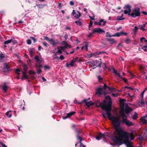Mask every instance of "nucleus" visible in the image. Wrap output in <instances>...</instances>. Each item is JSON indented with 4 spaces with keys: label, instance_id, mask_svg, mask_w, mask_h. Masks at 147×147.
I'll use <instances>...</instances> for the list:
<instances>
[{
    "label": "nucleus",
    "instance_id": "1",
    "mask_svg": "<svg viewBox=\"0 0 147 147\" xmlns=\"http://www.w3.org/2000/svg\"><path fill=\"white\" fill-rule=\"evenodd\" d=\"M113 139L115 143L119 144L120 145L123 144H125L127 147H134L133 143L129 140L128 133L122 130L115 134Z\"/></svg>",
    "mask_w": 147,
    "mask_h": 147
},
{
    "label": "nucleus",
    "instance_id": "2",
    "mask_svg": "<svg viewBox=\"0 0 147 147\" xmlns=\"http://www.w3.org/2000/svg\"><path fill=\"white\" fill-rule=\"evenodd\" d=\"M110 103L107 105V106L106 107H103V108H102V109L106 111V114L109 119L113 123L114 128L115 129L114 134L115 135V134H117L122 129V127L120 126L121 122L119 120V118H117L112 116L111 114V112L112 109V102H110Z\"/></svg>",
    "mask_w": 147,
    "mask_h": 147
},
{
    "label": "nucleus",
    "instance_id": "3",
    "mask_svg": "<svg viewBox=\"0 0 147 147\" xmlns=\"http://www.w3.org/2000/svg\"><path fill=\"white\" fill-rule=\"evenodd\" d=\"M105 100H104L102 102H100L99 100H97L96 102V106L98 107H100L102 109L103 107H106L107 104L110 103V102H112V100L110 96H105Z\"/></svg>",
    "mask_w": 147,
    "mask_h": 147
},
{
    "label": "nucleus",
    "instance_id": "4",
    "mask_svg": "<svg viewBox=\"0 0 147 147\" xmlns=\"http://www.w3.org/2000/svg\"><path fill=\"white\" fill-rule=\"evenodd\" d=\"M109 87L106 84H105L103 87V88H100L97 89L96 90V94H98L99 95H101L104 94V95L105 96L107 94V93L105 90V89Z\"/></svg>",
    "mask_w": 147,
    "mask_h": 147
},
{
    "label": "nucleus",
    "instance_id": "5",
    "mask_svg": "<svg viewBox=\"0 0 147 147\" xmlns=\"http://www.w3.org/2000/svg\"><path fill=\"white\" fill-rule=\"evenodd\" d=\"M128 15L133 18L139 16H140V8L138 7L134 8L132 12L131 13H128Z\"/></svg>",
    "mask_w": 147,
    "mask_h": 147
},
{
    "label": "nucleus",
    "instance_id": "6",
    "mask_svg": "<svg viewBox=\"0 0 147 147\" xmlns=\"http://www.w3.org/2000/svg\"><path fill=\"white\" fill-rule=\"evenodd\" d=\"M120 122L125 124L128 127L132 126L134 125V123H133L129 121L127 119H123Z\"/></svg>",
    "mask_w": 147,
    "mask_h": 147
},
{
    "label": "nucleus",
    "instance_id": "7",
    "mask_svg": "<svg viewBox=\"0 0 147 147\" xmlns=\"http://www.w3.org/2000/svg\"><path fill=\"white\" fill-rule=\"evenodd\" d=\"M105 31L100 28H95L93 30V33H97L100 34H102V32H104Z\"/></svg>",
    "mask_w": 147,
    "mask_h": 147
},
{
    "label": "nucleus",
    "instance_id": "8",
    "mask_svg": "<svg viewBox=\"0 0 147 147\" xmlns=\"http://www.w3.org/2000/svg\"><path fill=\"white\" fill-rule=\"evenodd\" d=\"M125 7L126 8L128 9V10H124V13L125 14H127V13L128 14V13H130L131 11V6L129 4H127L126 5H125Z\"/></svg>",
    "mask_w": 147,
    "mask_h": 147
},
{
    "label": "nucleus",
    "instance_id": "9",
    "mask_svg": "<svg viewBox=\"0 0 147 147\" xmlns=\"http://www.w3.org/2000/svg\"><path fill=\"white\" fill-rule=\"evenodd\" d=\"M102 22H103V24H102V26H105L106 24V21H104V20L102 19L100 20H99V22H95L94 24L95 25H98L99 26H100L101 25V23Z\"/></svg>",
    "mask_w": 147,
    "mask_h": 147
},
{
    "label": "nucleus",
    "instance_id": "10",
    "mask_svg": "<svg viewBox=\"0 0 147 147\" xmlns=\"http://www.w3.org/2000/svg\"><path fill=\"white\" fill-rule=\"evenodd\" d=\"M76 113L75 111H72L68 113H67V115L65 116H63V118L64 119H65L68 118L70 117L71 116L74 115Z\"/></svg>",
    "mask_w": 147,
    "mask_h": 147
},
{
    "label": "nucleus",
    "instance_id": "11",
    "mask_svg": "<svg viewBox=\"0 0 147 147\" xmlns=\"http://www.w3.org/2000/svg\"><path fill=\"white\" fill-rule=\"evenodd\" d=\"M133 109L132 108H130L129 107L126 105L125 107V112L126 114H127L131 112Z\"/></svg>",
    "mask_w": 147,
    "mask_h": 147
},
{
    "label": "nucleus",
    "instance_id": "12",
    "mask_svg": "<svg viewBox=\"0 0 147 147\" xmlns=\"http://www.w3.org/2000/svg\"><path fill=\"white\" fill-rule=\"evenodd\" d=\"M83 101L88 107H89L93 105H94V103L92 101L88 102L86 99H84Z\"/></svg>",
    "mask_w": 147,
    "mask_h": 147
},
{
    "label": "nucleus",
    "instance_id": "13",
    "mask_svg": "<svg viewBox=\"0 0 147 147\" xmlns=\"http://www.w3.org/2000/svg\"><path fill=\"white\" fill-rule=\"evenodd\" d=\"M127 33H124L123 32H118L114 34L112 36L119 37L121 36H122L123 35H127Z\"/></svg>",
    "mask_w": 147,
    "mask_h": 147
},
{
    "label": "nucleus",
    "instance_id": "14",
    "mask_svg": "<svg viewBox=\"0 0 147 147\" xmlns=\"http://www.w3.org/2000/svg\"><path fill=\"white\" fill-rule=\"evenodd\" d=\"M106 40L109 42V43L111 45L114 44L116 42V41L114 38H107L106 39Z\"/></svg>",
    "mask_w": 147,
    "mask_h": 147
},
{
    "label": "nucleus",
    "instance_id": "15",
    "mask_svg": "<svg viewBox=\"0 0 147 147\" xmlns=\"http://www.w3.org/2000/svg\"><path fill=\"white\" fill-rule=\"evenodd\" d=\"M28 51L30 53V56L31 57H33L34 53V51H35V49L34 48H30L29 49Z\"/></svg>",
    "mask_w": 147,
    "mask_h": 147
},
{
    "label": "nucleus",
    "instance_id": "16",
    "mask_svg": "<svg viewBox=\"0 0 147 147\" xmlns=\"http://www.w3.org/2000/svg\"><path fill=\"white\" fill-rule=\"evenodd\" d=\"M76 133V136L78 139H79V137H81V136H80V134L81 133L82 131L80 130H78L77 129H74Z\"/></svg>",
    "mask_w": 147,
    "mask_h": 147
},
{
    "label": "nucleus",
    "instance_id": "17",
    "mask_svg": "<svg viewBox=\"0 0 147 147\" xmlns=\"http://www.w3.org/2000/svg\"><path fill=\"white\" fill-rule=\"evenodd\" d=\"M146 117L145 116L142 117L140 120L143 124L146 125L147 124V120L145 119Z\"/></svg>",
    "mask_w": 147,
    "mask_h": 147
},
{
    "label": "nucleus",
    "instance_id": "18",
    "mask_svg": "<svg viewBox=\"0 0 147 147\" xmlns=\"http://www.w3.org/2000/svg\"><path fill=\"white\" fill-rule=\"evenodd\" d=\"M4 71L5 72H7L9 71V67L7 63H5L3 66Z\"/></svg>",
    "mask_w": 147,
    "mask_h": 147
},
{
    "label": "nucleus",
    "instance_id": "19",
    "mask_svg": "<svg viewBox=\"0 0 147 147\" xmlns=\"http://www.w3.org/2000/svg\"><path fill=\"white\" fill-rule=\"evenodd\" d=\"M11 42H13V44H14L15 43L14 40L12 38L9 40H7L5 41L4 44L5 45H8Z\"/></svg>",
    "mask_w": 147,
    "mask_h": 147
},
{
    "label": "nucleus",
    "instance_id": "20",
    "mask_svg": "<svg viewBox=\"0 0 147 147\" xmlns=\"http://www.w3.org/2000/svg\"><path fill=\"white\" fill-rule=\"evenodd\" d=\"M122 119H127V116L126 115L124 111H122L120 113Z\"/></svg>",
    "mask_w": 147,
    "mask_h": 147
},
{
    "label": "nucleus",
    "instance_id": "21",
    "mask_svg": "<svg viewBox=\"0 0 147 147\" xmlns=\"http://www.w3.org/2000/svg\"><path fill=\"white\" fill-rule=\"evenodd\" d=\"M23 75L22 76V80H24L28 79V76L26 75V72H22Z\"/></svg>",
    "mask_w": 147,
    "mask_h": 147
},
{
    "label": "nucleus",
    "instance_id": "22",
    "mask_svg": "<svg viewBox=\"0 0 147 147\" xmlns=\"http://www.w3.org/2000/svg\"><path fill=\"white\" fill-rule=\"evenodd\" d=\"M3 91L5 92H6L8 88V87L6 86L5 84H4L2 86Z\"/></svg>",
    "mask_w": 147,
    "mask_h": 147
},
{
    "label": "nucleus",
    "instance_id": "23",
    "mask_svg": "<svg viewBox=\"0 0 147 147\" xmlns=\"http://www.w3.org/2000/svg\"><path fill=\"white\" fill-rule=\"evenodd\" d=\"M112 69H113V72L116 75H117L120 78H121L122 77L121 76V75H120V73H117V71L113 67H112Z\"/></svg>",
    "mask_w": 147,
    "mask_h": 147
},
{
    "label": "nucleus",
    "instance_id": "24",
    "mask_svg": "<svg viewBox=\"0 0 147 147\" xmlns=\"http://www.w3.org/2000/svg\"><path fill=\"white\" fill-rule=\"evenodd\" d=\"M81 16V14L80 12L78 11H77V13L74 16V17L76 19H78Z\"/></svg>",
    "mask_w": 147,
    "mask_h": 147
},
{
    "label": "nucleus",
    "instance_id": "25",
    "mask_svg": "<svg viewBox=\"0 0 147 147\" xmlns=\"http://www.w3.org/2000/svg\"><path fill=\"white\" fill-rule=\"evenodd\" d=\"M5 57V54H3L2 53H0V61H2L3 60Z\"/></svg>",
    "mask_w": 147,
    "mask_h": 147
},
{
    "label": "nucleus",
    "instance_id": "26",
    "mask_svg": "<svg viewBox=\"0 0 147 147\" xmlns=\"http://www.w3.org/2000/svg\"><path fill=\"white\" fill-rule=\"evenodd\" d=\"M49 42H50L51 44H52L53 46L56 45L58 44L57 42H55L52 39H50Z\"/></svg>",
    "mask_w": 147,
    "mask_h": 147
},
{
    "label": "nucleus",
    "instance_id": "27",
    "mask_svg": "<svg viewBox=\"0 0 147 147\" xmlns=\"http://www.w3.org/2000/svg\"><path fill=\"white\" fill-rule=\"evenodd\" d=\"M38 8L39 9L43 8L45 5L44 4H39L36 5Z\"/></svg>",
    "mask_w": 147,
    "mask_h": 147
},
{
    "label": "nucleus",
    "instance_id": "28",
    "mask_svg": "<svg viewBox=\"0 0 147 147\" xmlns=\"http://www.w3.org/2000/svg\"><path fill=\"white\" fill-rule=\"evenodd\" d=\"M134 114L135 115L132 117V119L134 120H136L138 118V114L136 112H135Z\"/></svg>",
    "mask_w": 147,
    "mask_h": 147
},
{
    "label": "nucleus",
    "instance_id": "29",
    "mask_svg": "<svg viewBox=\"0 0 147 147\" xmlns=\"http://www.w3.org/2000/svg\"><path fill=\"white\" fill-rule=\"evenodd\" d=\"M108 89L111 92H116L117 90L115 88L112 87H108Z\"/></svg>",
    "mask_w": 147,
    "mask_h": 147
},
{
    "label": "nucleus",
    "instance_id": "30",
    "mask_svg": "<svg viewBox=\"0 0 147 147\" xmlns=\"http://www.w3.org/2000/svg\"><path fill=\"white\" fill-rule=\"evenodd\" d=\"M22 66L23 67L24 72H26L27 69H28V67L27 65L25 64H24L22 65Z\"/></svg>",
    "mask_w": 147,
    "mask_h": 147
},
{
    "label": "nucleus",
    "instance_id": "31",
    "mask_svg": "<svg viewBox=\"0 0 147 147\" xmlns=\"http://www.w3.org/2000/svg\"><path fill=\"white\" fill-rule=\"evenodd\" d=\"M11 111H7L5 114L8 117H11L12 116V115L11 113H9L11 112Z\"/></svg>",
    "mask_w": 147,
    "mask_h": 147
},
{
    "label": "nucleus",
    "instance_id": "32",
    "mask_svg": "<svg viewBox=\"0 0 147 147\" xmlns=\"http://www.w3.org/2000/svg\"><path fill=\"white\" fill-rule=\"evenodd\" d=\"M97 78L99 82H102L103 80V79L100 75H98L97 76Z\"/></svg>",
    "mask_w": 147,
    "mask_h": 147
},
{
    "label": "nucleus",
    "instance_id": "33",
    "mask_svg": "<svg viewBox=\"0 0 147 147\" xmlns=\"http://www.w3.org/2000/svg\"><path fill=\"white\" fill-rule=\"evenodd\" d=\"M82 139L81 137H79V139H78V140H79V143L80 144V147H82V145H83L82 142Z\"/></svg>",
    "mask_w": 147,
    "mask_h": 147
},
{
    "label": "nucleus",
    "instance_id": "34",
    "mask_svg": "<svg viewBox=\"0 0 147 147\" xmlns=\"http://www.w3.org/2000/svg\"><path fill=\"white\" fill-rule=\"evenodd\" d=\"M130 140H134L135 138V137L132 133H131L130 135Z\"/></svg>",
    "mask_w": 147,
    "mask_h": 147
},
{
    "label": "nucleus",
    "instance_id": "35",
    "mask_svg": "<svg viewBox=\"0 0 147 147\" xmlns=\"http://www.w3.org/2000/svg\"><path fill=\"white\" fill-rule=\"evenodd\" d=\"M125 19V18H123L122 17V16H118L117 17L116 19L117 20H124Z\"/></svg>",
    "mask_w": 147,
    "mask_h": 147
},
{
    "label": "nucleus",
    "instance_id": "36",
    "mask_svg": "<svg viewBox=\"0 0 147 147\" xmlns=\"http://www.w3.org/2000/svg\"><path fill=\"white\" fill-rule=\"evenodd\" d=\"M36 72L32 70H30L29 71V74L30 75L36 74Z\"/></svg>",
    "mask_w": 147,
    "mask_h": 147
},
{
    "label": "nucleus",
    "instance_id": "37",
    "mask_svg": "<svg viewBox=\"0 0 147 147\" xmlns=\"http://www.w3.org/2000/svg\"><path fill=\"white\" fill-rule=\"evenodd\" d=\"M143 40H144V41L145 42H147V40L145 38L142 37L140 38V41L141 42H142Z\"/></svg>",
    "mask_w": 147,
    "mask_h": 147
},
{
    "label": "nucleus",
    "instance_id": "38",
    "mask_svg": "<svg viewBox=\"0 0 147 147\" xmlns=\"http://www.w3.org/2000/svg\"><path fill=\"white\" fill-rule=\"evenodd\" d=\"M99 134L100 135L101 138H105V134H102L101 133H99Z\"/></svg>",
    "mask_w": 147,
    "mask_h": 147
},
{
    "label": "nucleus",
    "instance_id": "39",
    "mask_svg": "<svg viewBox=\"0 0 147 147\" xmlns=\"http://www.w3.org/2000/svg\"><path fill=\"white\" fill-rule=\"evenodd\" d=\"M75 23L77 24V25H78L79 26H81L82 24V23L81 22H79L78 21H76L75 22Z\"/></svg>",
    "mask_w": 147,
    "mask_h": 147
},
{
    "label": "nucleus",
    "instance_id": "40",
    "mask_svg": "<svg viewBox=\"0 0 147 147\" xmlns=\"http://www.w3.org/2000/svg\"><path fill=\"white\" fill-rule=\"evenodd\" d=\"M139 28L140 29L142 30H143V31L146 30H147V29H145L142 26V25L140 26H139Z\"/></svg>",
    "mask_w": 147,
    "mask_h": 147
},
{
    "label": "nucleus",
    "instance_id": "41",
    "mask_svg": "<svg viewBox=\"0 0 147 147\" xmlns=\"http://www.w3.org/2000/svg\"><path fill=\"white\" fill-rule=\"evenodd\" d=\"M138 29L139 28H138V27L135 26L134 27V29L133 30V31L135 33H136V32H137L138 30Z\"/></svg>",
    "mask_w": 147,
    "mask_h": 147
},
{
    "label": "nucleus",
    "instance_id": "42",
    "mask_svg": "<svg viewBox=\"0 0 147 147\" xmlns=\"http://www.w3.org/2000/svg\"><path fill=\"white\" fill-rule=\"evenodd\" d=\"M21 70L19 69H16L15 71V72L18 75H19L20 73L19 72H20Z\"/></svg>",
    "mask_w": 147,
    "mask_h": 147
},
{
    "label": "nucleus",
    "instance_id": "43",
    "mask_svg": "<svg viewBox=\"0 0 147 147\" xmlns=\"http://www.w3.org/2000/svg\"><path fill=\"white\" fill-rule=\"evenodd\" d=\"M75 61L73 59H72L71 61V63H70V65L71 66H73L74 65V64L75 63Z\"/></svg>",
    "mask_w": 147,
    "mask_h": 147
},
{
    "label": "nucleus",
    "instance_id": "44",
    "mask_svg": "<svg viewBox=\"0 0 147 147\" xmlns=\"http://www.w3.org/2000/svg\"><path fill=\"white\" fill-rule=\"evenodd\" d=\"M112 35H111L109 32H107L106 34V37H112Z\"/></svg>",
    "mask_w": 147,
    "mask_h": 147
},
{
    "label": "nucleus",
    "instance_id": "45",
    "mask_svg": "<svg viewBox=\"0 0 147 147\" xmlns=\"http://www.w3.org/2000/svg\"><path fill=\"white\" fill-rule=\"evenodd\" d=\"M73 59L74 61L75 60V62L78 60H79V61H80V59H79V57H76L75 58H74Z\"/></svg>",
    "mask_w": 147,
    "mask_h": 147
},
{
    "label": "nucleus",
    "instance_id": "46",
    "mask_svg": "<svg viewBox=\"0 0 147 147\" xmlns=\"http://www.w3.org/2000/svg\"><path fill=\"white\" fill-rule=\"evenodd\" d=\"M92 25H93V22H92V20H90V24H89V25L88 27L89 28H90L92 26Z\"/></svg>",
    "mask_w": 147,
    "mask_h": 147
},
{
    "label": "nucleus",
    "instance_id": "47",
    "mask_svg": "<svg viewBox=\"0 0 147 147\" xmlns=\"http://www.w3.org/2000/svg\"><path fill=\"white\" fill-rule=\"evenodd\" d=\"M130 41V39L128 38H127L126 39V40H125V42L129 44V41Z\"/></svg>",
    "mask_w": 147,
    "mask_h": 147
},
{
    "label": "nucleus",
    "instance_id": "48",
    "mask_svg": "<svg viewBox=\"0 0 147 147\" xmlns=\"http://www.w3.org/2000/svg\"><path fill=\"white\" fill-rule=\"evenodd\" d=\"M35 59L37 61H40L39 57L38 56H35L34 57Z\"/></svg>",
    "mask_w": 147,
    "mask_h": 147
},
{
    "label": "nucleus",
    "instance_id": "49",
    "mask_svg": "<svg viewBox=\"0 0 147 147\" xmlns=\"http://www.w3.org/2000/svg\"><path fill=\"white\" fill-rule=\"evenodd\" d=\"M146 91L144 90L142 92L141 94V95L142 99H143V98L144 94Z\"/></svg>",
    "mask_w": 147,
    "mask_h": 147
},
{
    "label": "nucleus",
    "instance_id": "50",
    "mask_svg": "<svg viewBox=\"0 0 147 147\" xmlns=\"http://www.w3.org/2000/svg\"><path fill=\"white\" fill-rule=\"evenodd\" d=\"M37 72L38 74H40L42 72V71L41 69H40L38 70V69H37Z\"/></svg>",
    "mask_w": 147,
    "mask_h": 147
},
{
    "label": "nucleus",
    "instance_id": "51",
    "mask_svg": "<svg viewBox=\"0 0 147 147\" xmlns=\"http://www.w3.org/2000/svg\"><path fill=\"white\" fill-rule=\"evenodd\" d=\"M77 13V11L76 12L74 10H73V12L72 13V14L73 16H75V15Z\"/></svg>",
    "mask_w": 147,
    "mask_h": 147
},
{
    "label": "nucleus",
    "instance_id": "52",
    "mask_svg": "<svg viewBox=\"0 0 147 147\" xmlns=\"http://www.w3.org/2000/svg\"><path fill=\"white\" fill-rule=\"evenodd\" d=\"M30 38L32 39L33 41L35 43L36 42V40L33 37H30Z\"/></svg>",
    "mask_w": 147,
    "mask_h": 147
},
{
    "label": "nucleus",
    "instance_id": "53",
    "mask_svg": "<svg viewBox=\"0 0 147 147\" xmlns=\"http://www.w3.org/2000/svg\"><path fill=\"white\" fill-rule=\"evenodd\" d=\"M27 43L29 45H30L31 44V40L30 39H28L27 41Z\"/></svg>",
    "mask_w": 147,
    "mask_h": 147
},
{
    "label": "nucleus",
    "instance_id": "54",
    "mask_svg": "<svg viewBox=\"0 0 147 147\" xmlns=\"http://www.w3.org/2000/svg\"><path fill=\"white\" fill-rule=\"evenodd\" d=\"M44 68L46 69H49L50 67L48 65H45L44 67Z\"/></svg>",
    "mask_w": 147,
    "mask_h": 147
},
{
    "label": "nucleus",
    "instance_id": "55",
    "mask_svg": "<svg viewBox=\"0 0 147 147\" xmlns=\"http://www.w3.org/2000/svg\"><path fill=\"white\" fill-rule=\"evenodd\" d=\"M139 140L140 141H142L144 140L143 137L142 136H140L139 137Z\"/></svg>",
    "mask_w": 147,
    "mask_h": 147
},
{
    "label": "nucleus",
    "instance_id": "56",
    "mask_svg": "<svg viewBox=\"0 0 147 147\" xmlns=\"http://www.w3.org/2000/svg\"><path fill=\"white\" fill-rule=\"evenodd\" d=\"M100 138L99 134L96 137V139L98 140H99Z\"/></svg>",
    "mask_w": 147,
    "mask_h": 147
},
{
    "label": "nucleus",
    "instance_id": "57",
    "mask_svg": "<svg viewBox=\"0 0 147 147\" xmlns=\"http://www.w3.org/2000/svg\"><path fill=\"white\" fill-rule=\"evenodd\" d=\"M125 105V103L123 101L121 102V106H122L123 107H124Z\"/></svg>",
    "mask_w": 147,
    "mask_h": 147
},
{
    "label": "nucleus",
    "instance_id": "58",
    "mask_svg": "<svg viewBox=\"0 0 147 147\" xmlns=\"http://www.w3.org/2000/svg\"><path fill=\"white\" fill-rule=\"evenodd\" d=\"M121 79L124 80V82L125 83H126L127 82V79L125 78H124L123 77H121Z\"/></svg>",
    "mask_w": 147,
    "mask_h": 147
},
{
    "label": "nucleus",
    "instance_id": "59",
    "mask_svg": "<svg viewBox=\"0 0 147 147\" xmlns=\"http://www.w3.org/2000/svg\"><path fill=\"white\" fill-rule=\"evenodd\" d=\"M84 47H85V49L86 51L88 50V44L87 43H86L84 46Z\"/></svg>",
    "mask_w": 147,
    "mask_h": 147
},
{
    "label": "nucleus",
    "instance_id": "60",
    "mask_svg": "<svg viewBox=\"0 0 147 147\" xmlns=\"http://www.w3.org/2000/svg\"><path fill=\"white\" fill-rule=\"evenodd\" d=\"M93 33V32H92L90 33L88 35V37H91L93 35V33Z\"/></svg>",
    "mask_w": 147,
    "mask_h": 147
},
{
    "label": "nucleus",
    "instance_id": "61",
    "mask_svg": "<svg viewBox=\"0 0 147 147\" xmlns=\"http://www.w3.org/2000/svg\"><path fill=\"white\" fill-rule=\"evenodd\" d=\"M62 51L60 49H59L56 52V53H59L60 54H62Z\"/></svg>",
    "mask_w": 147,
    "mask_h": 147
},
{
    "label": "nucleus",
    "instance_id": "62",
    "mask_svg": "<svg viewBox=\"0 0 147 147\" xmlns=\"http://www.w3.org/2000/svg\"><path fill=\"white\" fill-rule=\"evenodd\" d=\"M44 39L45 40H47L48 41H49L50 39H49V38L47 36H45L44 37Z\"/></svg>",
    "mask_w": 147,
    "mask_h": 147
},
{
    "label": "nucleus",
    "instance_id": "63",
    "mask_svg": "<svg viewBox=\"0 0 147 147\" xmlns=\"http://www.w3.org/2000/svg\"><path fill=\"white\" fill-rule=\"evenodd\" d=\"M59 59L61 60H63L65 58L64 56L63 55H61L60 56Z\"/></svg>",
    "mask_w": 147,
    "mask_h": 147
},
{
    "label": "nucleus",
    "instance_id": "64",
    "mask_svg": "<svg viewBox=\"0 0 147 147\" xmlns=\"http://www.w3.org/2000/svg\"><path fill=\"white\" fill-rule=\"evenodd\" d=\"M69 4L71 5H74V2L73 1H71L69 3Z\"/></svg>",
    "mask_w": 147,
    "mask_h": 147
}]
</instances>
